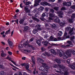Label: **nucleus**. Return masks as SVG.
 Wrapping results in <instances>:
<instances>
[{
	"instance_id": "1",
	"label": "nucleus",
	"mask_w": 75,
	"mask_h": 75,
	"mask_svg": "<svg viewBox=\"0 0 75 75\" xmlns=\"http://www.w3.org/2000/svg\"><path fill=\"white\" fill-rule=\"evenodd\" d=\"M42 66L45 67L44 70L43 71L44 72H46V73H48L49 71L48 69H50V67L48 66L47 65V64L45 63H42Z\"/></svg>"
},
{
	"instance_id": "2",
	"label": "nucleus",
	"mask_w": 75,
	"mask_h": 75,
	"mask_svg": "<svg viewBox=\"0 0 75 75\" xmlns=\"http://www.w3.org/2000/svg\"><path fill=\"white\" fill-rule=\"evenodd\" d=\"M20 65L22 67H24V66L25 67V69L27 71H30V70L29 69V65H28V64L24 63L23 64H21Z\"/></svg>"
},
{
	"instance_id": "3",
	"label": "nucleus",
	"mask_w": 75,
	"mask_h": 75,
	"mask_svg": "<svg viewBox=\"0 0 75 75\" xmlns=\"http://www.w3.org/2000/svg\"><path fill=\"white\" fill-rule=\"evenodd\" d=\"M55 17V14L54 13H50L49 14V17L48 18V22H51V21L50 20H52L53 19L52 18H53Z\"/></svg>"
},
{
	"instance_id": "4",
	"label": "nucleus",
	"mask_w": 75,
	"mask_h": 75,
	"mask_svg": "<svg viewBox=\"0 0 75 75\" xmlns=\"http://www.w3.org/2000/svg\"><path fill=\"white\" fill-rule=\"evenodd\" d=\"M68 69L66 68V69L64 70H63L62 71H61L62 74H64V75H68L69 74V72H68Z\"/></svg>"
},
{
	"instance_id": "5",
	"label": "nucleus",
	"mask_w": 75,
	"mask_h": 75,
	"mask_svg": "<svg viewBox=\"0 0 75 75\" xmlns=\"http://www.w3.org/2000/svg\"><path fill=\"white\" fill-rule=\"evenodd\" d=\"M43 39V38H40L39 39H38L36 40V43L37 44L39 45V46H40V45H41V40H42Z\"/></svg>"
},
{
	"instance_id": "6",
	"label": "nucleus",
	"mask_w": 75,
	"mask_h": 75,
	"mask_svg": "<svg viewBox=\"0 0 75 75\" xmlns=\"http://www.w3.org/2000/svg\"><path fill=\"white\" fill-rule=\"evenodd\" d=\"M41 0H35V4H34V7H36L37 6H38V4L41 2Z\"/></svg>"
},
{
	"instance_id": "7",
	"label": "nucleus",
	"mask_w": 75,
	"mask_h": 75,
	"mask_svg": "<svg viewBox=\"0 0 75 75\" xmlns=\"http://www.w3.org/2000/svg\"><path fill=\"white\" fill-rule=\"evenodd\" d=\"M29 7L28 6H26L24 8V9L25 11H26V13H30V10L29 9Z\"/></svg>"
},
{
	"instance_id": "8",
	"label": "nucleus",
	"mask_w": 75,
	"mask_h": 75,
	"mask_svg": "<svg viewBox=\"0 0 75 75\" xmlns=\"http://www.w3.org/2000/svg\"><path fill=\"white\" fill-rule=\"evenodd\" d=\"M8 42L9 44V46L11 48H13V42L10 40V39H8Z\"/></svg>"
},
{
	"instance_id": "9",
	"label": "nucleus",
	"mask_w": 75,
	"mask_h": 75,
	"mask_svg": "<svg viewBox=\"0 0 75 75\" xmlns=\"http://www.w3.org/2000/svg\"><path fill=\"white\" fill-rule=\"evenodd\" d=\"M58 66L60 68L62 69V71H64L65 69H67L65 68V67L63 65L59 64Z\"/></svg>"
},
{
	"instance_id": "10",
	"label": "nucleus",
	"mask_w": 75,
	"mask_h": 75,
	"mask_svg": "<svg viewBox=\"0 0 75 75\" xmlns=\"http://www.w3.org/2000/svg\"><path fill=\"white\" fill-rule=\"evenodd\" d=\"M66 54L67 55V56H68L69 57H71V53L70 50H67L66 52Z\"/></svg>"
},
{
	"instance_id": "11",
	"label": "nucleus",
	"mask_w": 75,
	"mask_h": 75,
	"mask_svg": "<svg viewBox=\"0 0 75 75\" xmlns=\"http://www.w3.org/2000/svg\"><path fill=\"white\" fill-rule=\"evenodd\" d=\"M42 43L44 45H45V47H47L48 46V41H47V40L43 41Z\"/></svg>"
},
{
	"instance_id": "12",
	"label": "nucleus",
	"mask_w": 75,
	"mask_h": 75,
	"mask_svg": "<svg viewBox=\"0 0 75 75\" xmlns=\"http://www.w3.org/2000/svg\"><path fill=\"white\" fill-rule=\"evenodd\" d=\"M2 53H1V56L2 57H6L7 54H6V53H4V51L3 50H2L1 51Z\"/></svg>"
},
{
	"instance_id": "13",
	"label": "nucleus",
	"mask_w": 75,
	"mask_h": 75,
	"mask_svg": "<svg viewBox=\"0 0 75 75\" xmlns=\"http://www.w3.org/2000/svg\"><path fill=\"white\" fill-rule=\"evenodd\" d=\"M47 2L45 1L42 2L40 3V4L42 6H47Z\"/></svg>"
},
{
	"instance_id": "14",
	"label": "nucleus",
	"mask_w": 75,
	"mask_h": 75,
	"mask_svg": "<svg viewBox=\"0 0 75 75\" xmlns=\"http://www.w3.org/2000/svg\"><path fill=\"white\" fill-rule=\"evenodd\" d=\"M54 21L56 22V23H59L60 22V19L58 18H57L54 20Z\"/></svg>"
},
{
	"instance_id": "15",
	"label": "nucleus",
	"mask_w": 75,
	"mask_h": 75,
	"mask_svg": "<svg viewBox=\"0 0 75 75\" xmlns=\"http://www.w3.org/2000/svg\"><path fill=\"white\" fill-rule=\"evenodd\" d=\"M46 6H50V7H55V5H54V4H51L48 3L47 2L46 3Z\"/></svg>"
},
{
	"instance_id": "16",
	"label": "nucleus",
	"mask_w": 75,
	"mask_h": 75,
	"mask_svg": "<svg viewBox=\"0 0 75 75\" xmlns=\"http://www.w3.org/2000/svg\"><path fill=\"white\" fill-rule=\"evenodd\" d=\"M37 60L38 62H40L41 63L44 62V60L43 59L40 58H39Z\"/></svg>"
},
{
	"instance_id": "17",
	"label": "nucleus",
	"mask_w": 75,
	"mask_h": 75,
	"mask_svg": "<svg viewBox=\"0 0 75 75\" xmlns=\"http://www.w3.org/2000/svg\"><path fill=\"white\" fill-rule=\"evenodd\" d=\"M10 30H11V29L9 28L8 30H6V32L5 35L6 34H9L10 33Z\"/></svg>"
},
{
	"instance_id": "18",
	"label": "nucleus",
	"mask_w": 75,
	"mask_h": 75,
	"mask_svg": "<svg viewBox=\"0 0 75 75\" xmlns=\"http://www.w3.org/2000/svg\"><path fill=\"white\" fill-rule=\"evenodd\" d=\"M36 27H37V30H41V28H40V27H41V25L39 24H38L36 25Z\"/></svg>"
},
{
	"instance_id": "19",
	"label": "nucleus",
	"mask_w": 75,
	"mask_h": 75,
	"mask_svg": "<svg viewBox=\"0 0 75 75\" xmlns=\"http://www.w3.org/2000/svg\"><path fill=\"white\" fill-rule=\"evenodd\" d=\"M55 61L57 64H61V60L60 59H55Z\"/></svg>"
},
{
	"instance_id": "20",
	"label": "nucleus",
	"mask_w": 75,
	"mask_h": 75,
	"mask_svg": "<svg viewBox=\"0 0 75 75\" xmlns=\"http://www.w3.org/2000/svg\"><path fill=\"white\" fill-rule=\"evenodd\" d=\"M67 35H68V33H67L65 32L64 33V35H63V37L62 38H63V40H65V37L66 36H67Z\"/></svg>"
},
{
	"instance_id": "21",
	"label": "nucleus",
	"mask_w": 75,
	"mask_h": 75,
	"mask_svg": "<svg viewBox=\"0 0 75 75\" xmlns=\"http://www.w3.org/2000/svg\"><path fill=\"white\" fill-rule=\"evenodd\" d=\"M57 13L59 14V15H64V13L63 12L61 11H59L57 12Z\"/></svg>"
},
{
	"instance_id": "22",
	"label": "nucleus",
	"mask_w": 75,
	"mask_h": 75,
	"mask_svg": "<svg viewBox=\"0 0 75 75\" xmlns=\"http://www.w3.org/2000/svg\"><path fill=\"white\" fill-rule=\"evenodd\" d=\"M50 51L51 52V53L53 54H56V52L53 49H51L50 50Z\"/></svg>"
},
{
	"instance_id": "23",
	"label": "nucleus",
	"mask_w": 75,
	"mask_h": 75,
	"mask_svg": "<svg viewBox=\"0 0 75 75\" xmlns=\"http://www.w3.org/2000/svg\"><path fill=\"white\" fill-rule=\"evenodd\" d=\"M45 68V67L43 66H42V67H40L39 70L41 71H44Z\"/></svg>"
},
{
	"instance_id": "24",
	"label": "nucleus",
	"mask_w": 75,
	"mask_h": 75,
	"mask_svg": "<svg viewBox=\"0 0 75 75\" xmlns=\"http://www.w3.org/2000/svg\"><path fill=\"white\" fill-rule=\"evenodd\" d=\"M32 18L33 20H35V21H37L38 22H39L40 21L39 20V19H38L37 18L35 17H32Z\"/></svg>"
},
{
	"instance_id": "25",
	"label": "nucleus",
	"mask_w": 75,
	"mask_h": 75,
	"mask_svg": "<svg viewBox=\"0 0 75 75\" xmlns=\"http://www.w3.org/2000/svg\"><path fill=\"white\" fill-rule=\"evenodd\" d=\"M24 21V19H22L21 20H20V21H19V24H23V23Z\"/></svg>"
},
{
	"instance_id": "26",
	"label": "nucleus",
	"mask_w": 75,
	"mask_h": 75,
	"mask_svg": "<svg viewBox=\"0 0 75 75\" xmlns=\"http://www.w3.org/2000/svg\"><path fill=\"white\" fill-rule=\"evenodd\" d=\"M44 7L42 6H40L39 8H38V10L39 11H42L44 9Z\"/></svg>"
},
{
	"instance_id": "27",
	"label": "nucleus",
	"mask_w": 75,
	"mask_h": 75,
	"mask_svg": "<svg viewBox=\"0 0 75 75\" xmlns=\"http://www.w3.org/2000/svg\"><path fill=\"white\" fill-rule=\"evenodd\" d=\"M33 34H36V33H37V32H38V30H37V29H34L33 30Z\"/></svg>"
},
{
	"instance_id": "28",
	"label": "nucleus",
	"mask_w": 75,
	"mask_h": 75,
	"mask_svg": "<svg viewBox=\"0 0 75 75\" xmlns=\"http://www.w3.org/2000/svg\"><path fill=\"white\" fill-rule=\"evenodd\" d=\"M71 68L72 69H75V65H71Z\"/></svg>"
},
{
	"instance_id": "29",
	"label": "nucleus",
	"mask_w": 75,
	"mask_h": 75,
	"mask_svg": "<svg viewBox=\"0 0 75 75\" xmlns=\"http://www.w3.org/2000/svg\"><path fill=\"white\" fill-rule=\"evenodd\" d=\"M33 64L32 66V67L34 68V67H35V61H32Z\"/></svg>"
},
{
	"instance_id": "30",
	"label": "nucleus",
	"mask_w": 75,
	"mask_h": 75,
	"mask_svg": "<svg viewBox=\"0 0 75 75\" xmlns=\"http://www.w3.org/2000/svg\"><path fill=\"white\" fill-rule=\"evenodd\" d=\"M53 9L56 11H58L59 10V7H55L53 8Z\"/></svg>"
},
{
	"instance_id": "31",
	"label": "nucleus",
	"mask_w": 75,
	"mask_h": 75,
	"mask_svg": "<svg viewBox=\"0 0 75 75\" xmlns=\"http://www.w3.org/2000/svg\"><path fill=\"white\" fill-rule=\"evenodd\" d=\"M9 64H10V65H11V66H12V67H13V68H16V69H18V68L14 66V65H13V64H12V63H10Z\"/></svg>"
},
{
	"instance_id": "32",
	"label": "nucleus",
	"mask_w": 75,
	"mask_h": 75,
	"mask_svg": "<svg viewBox=\"0 0 75 75\" xmlns=\"http://www.w3.org/2000/svg\"><path fill=\"white\" fill-rule=\"evenodd\" d=\"M71 18L72 19H74L75 18V13H72L71 16Z\"/></svg>"
},
{
	"instance_id": "33",
	"label": "nucleus",
	"mask_w": 75,
	"mask_h": 75,
	"mask_svg": "<svg viewBox=\"0 0 75 75\" xmlns=\"http://www.w3.org/2000/svg\"><path fill=\"white\" fill-rule=\"evenodd\" d=\"M60 25L61 27H63V26H64V25H65V23L63 22H60Z\"/></svg>"
},
{
	"instance_id": "34",
	"label": "nucleus",
	"mask_w": 75,
	"mask_h": 75,
	"mask_svg": "<svg viewBox=\"0 0 75 75\" xmlns=\"http://www.w3.org/2000/svg\"><path fill=\"white\" fill-rule=\"evenodd\" d=\"M63 59H65L68 58V57L67 56V55H65V54H64L63 56Z\"/></svg>"
},
{
	"instance_id": "35",
	"label": "nucleus",
	"mask_w": 75,
	"mask_h": 75,
	"mask_svg": "<svg viewBox=\"0 0 75 75\" xmlns=\"http://www.w3.org/2000/svg\"><path fill=\"white\" fill-rule=\"evenodd\" d=\"M29 27L28 26H26L24 27V30L25 31L28 30V29Z\"/></svg>"
},
{
	"instance_id": "36",
	"label": "nucleus",
	"mask_w": 75,
	"mask_h": 75,
	"mask_svg": "<svg viewBox=\"0 0 75 75\" xmlns=\"http://www.w3.org/2000/svg\"><path fill=\"white\" fill-rule=\"evenodd\" d=\"M73 30L72 29L70 30L69 31V33L70 34V35H73V33H72L73 32Z\"/></svg>"
},
{
	"instance_id": "37",
	"label": "nucleus",
	"mask_w": 75,
	"mask_h": 75,
	"mask_svg": "<svg viewBox=\"0 0 75 75\" xmlns=\"http://www.w3.org/2000/svg\"><path fill=\"white\" fill-rule=\"evenodd\" d=\"M74 39H75V36H73V37L70 38V40L71 41H73Z\"/></svg>"
},
{
	"instance_id": "38",
	"label": "nucleus",
	"mask_w": 75,
	"mask_h": 75,
	"mask_svg": "<svg viewBox=\"0 0 75 75\" xmlns=\"http://www.w3.org/2000/svg\"><path fill=\"white\" fill-rule=\"evenodd\" d=\"M73 19H70L69 20V21L70 23H73Z\"/></svg>"
},
{
	"instance_id": "39",
	"label": "nucleus",
	"mask_w": 75,
	"mask_h": 75,
	"mask_svg": "<svg viewBox=\"0 0 75 75\" xmlns=\"http://www.w3.org/2000/svg\"><path fill=\"white\" fill-rule=\"evenodd\" d=\"M71 6V2H68L67 3V6Z\"/></svg>"
},
{
	"instance_id": "40",
	"label": "nucleus",
	"mask_w": 75,
	"mask_h": 75,
	"mask_svg": "<svg viewBox=\"0 0 75 75\" xmlns=\"http://www.w3.org/2000/svg\"><path fill=\"white\" fill-rule=\"evenodd\" d=\"M23 44H21V45L19 44L18 45V47L19 48H23Z\"/></svg>"
},
{
	"instance_id": "41",
	"label": "nucleus",
	"mask_w": 75,
	"mask_h": 75,
	"mask_svg": "<svg viewBox=\"0 0 75 75\" xmlns=\"http://www.w3.org/2000/svg\"><path fill=\"white\" fill-rule=\"evenodd\" d=\"M63 5L64 6H67V3L66 2H64L63 3Z\"/></svg>"
},
{
	"instance_id": "42",
	"label": "nucleus",
	"mask_w": 75,
	"mask_h": 75,
	"mask_svg": "<svg viewBox=\"0 0 75 75\" xmlns=\"http://www.w3.org/2000/svg\"><path fill=\"white\" fill-rule=\"evenodd\" d=\"M28 44L27 43H23V47H27V46H28Z\"/></svg>"
},
{
	"instance_id": "43",
	"label": "nucleus",
	"mask_w": 75,
	"mask_h": 75,
	"mask_svg": "<svg viewBox=\"0 0 75 75\" xmlns=\"http://www.w3.org/2000/svg\"><path fill=\"white\" fill-rule=\"evenodd\" d=\"M45 16H46L45 13H43L42 15V18H44V17H45Z\"/></svg>"
},
{
	"instance_id": "44",
	"label": "nucleus",
	"mask_w": 75,
	"mask_h": 75,
	"mask_svg": "<svg viewBox=\"0 0 75 75\" xmlns=\"http://www.w3.org/2000/svg\"><path fill=\"white\" fill-rule=\"evenodd\" d=\"M42 57H43L44 58H46V54H42Z\"/></svg>"
},
{
	"instance_id": "45",
	"label": "nucleus",
	"mask_w": 75,
	"mask_h": 75,
	"mask_svg": "<svg viewBox=\"0 0 75 75\" xmlns=\"http://www.w3.org/2000/svg\"><path fill=\"white\" fill-rule=\"evenodd\" d=\"M6 59H8L9 61H10L11 62V61H12V60H11V57H6Z\"/></svg>"
},
{
	"instance_id": "46",
	"label": "nucleus",
	"mask_w": 75,
	"mask_h": 75,
	"mask_svg": "<svg viewBox=\"0 0 75 75\" xmlns=\"http://www.w3.org/2000/svg\"><path fill=\"white\" fill-rule=\"evenodd\" d=\"M15 21L16 23V24H17V25H18V24H19V23H18V19H17L16 20H15Z\"/></svg>"
},
{
	"instance_id": "47",
	"label": "nucleus",
	"mask_w": 75,
	"mask_h": 75,
	"mask_svg": "<svg viewBox=\"0 0 75 75\" xmlns=\"http://www.w3.org/2000/svg\"><path fill=\"white\" fill-rule=\"evenodd\" d=\"M29 4H30V1L27 2L25 4V5H26V6H28L29 5Z\"/></svg>"
},
{
	"instance_id": "48",
	"label": "nucleus",
	"mask_w": 75,
	"mask_h": 75,
	"mask_svg": "<svg viewBox=\"0 0 75 75\" xmlns=\"http://www.w3.org/2000/svg\"><path fill=\"white\" fill-rule=\"evenodd\" d=\"M62 34V31H60V33H58V35H59V36H61Z\"/></svg>"
},
{
	"instance_id": "49",
	"label": "nucleus",
	"mask_w": 75,
	"mask_h": 75,
	"mask_svg": "<svg viewBox=\"0 0 75 75\" xmlns=\"http://www.w3.org/2000/svg\"><path fill=\"white\" fill-rule=\"evenodd\" d=\"M71 8L72 9H75V5L71 6Z\"/></svg>"
},
{
	"instance_id": "50",
	"label": "nucleus",
	"mask_w": 75,
	"mask_h": 75,
	"mask_svg": "<svg viewBox=\"0 0 75 75\" xmlns=\"http://www.w3.org/2000/svg\"><path fill=\"white\" fill-rule=\"evenodd\" d=\"M33 75H35V74H36V69H34L33 72Z\"/></svg>"
},
{
	"instance_id": "51",
	"label": "nucleus",
	"mask_w": 75,
	"mask_h": 75,
	"mask_svg": "<svg viewBox=\"0 0 75 75\" xmlns=\"http://www.w3.org/2000/svg\"><path fill=\"white\" fill-rule=\"evenodd\" d=\"M50 39L51 41H53L54 40V37H53V36H51L50 37Z\"/></svg>"
},
{
	"instance_id": "52",
	"label": "nucleus",
	"mask_w": 75,
	"mask_h": 75,
	"mask_svg": "<svg viewBox=\"0 0 75 75\" xmlns=\"http://www.w3.org/2000/svg\"><path fill=\"white\" fill-rule=\"evenodd\" d=\"M11 62H12L14 65H15L16 66H18L16 64V63L15 62H14L12 60Z\"/></svg>"
},
{
	"instance_id": "53",
	"label": "nucleus",
	"mask_w": 75,
	"mask_h": 75,
	"mask_svg": "<svg viewBox=\"0 0 75 75\" xmlns=\"http://www.w3.org/2000/svg\"><path fill=\"white\" fill-rule=\"evenodd\" d=\"M52 27L53 28H55L57 27V25L54 24H53V25H52Z\"/></svg>"
},
{
	"instance_id": "54",
	"label": "nucleus",
	"mask_w": 75,
	"mask_h": 75,
	"mask_svg": "<svg viewBox=\"0 0 75 75\" xmlns=\"http://www.w3.org/2000/svg\"><path fill=\"white\" fill-rule=\"evenodd\" d=\"M53 68H55L58 67V65L57 64H54L53 65Z\"/></svg>"
},
{
	"instance_id": "55",
	"label": "nucleus",
	"mask_w": 75,
	"mask_h": 75,
	"mask_svg": "<svg viewBox=\"0 0 75 75\" xmlns=\"http://www.w3.org/2000/svg\"><path fill=\"white\" fill-rule=\"evenodd\" d=\"M34 40V38H32L29 40V42H32Z\"/></svg>"
},
{
	"instance_id": "56",
	"label": "nucleus",
	"mask_w": 75,
	"mask_h": 75,
	"mask_svg": "<svg viewBox=\"0 0 75 75\" xmlns=\"http://www.w3.org/2000/svg\"><path fill=\"white\" fill-rule=\"evenodd\" d=\"M54 9H50V12H51L52 13H53V14H54Z\"/></svg>"
},
{
	"instance_id": "57",
	"label": "nucleus",
	"mask_w": 75,
	"mask_h": 75,
	"mask_svg": "<svg viewBox=\"0 0 75 75\" xmlns=\"http://www.w3.org/2000/svg\"><path fill=\"white\" fill-rule=\"evenodd\" d=\"M71 52H72L74 55H75V52H74V50H71Z\"/></svg>"
},
{
	"instance_id": "58",
	"label": "nucleus",
	"mask_w": 75,
	"mask_h": 75,
	"mask_svg": "<svg viewBox=\"0 0 75 75\" xmlns=\"http://www.w3.org/2000/svg\"><path fill=\"white\" fill-rule=\"evenodd\" d=\"M4 74V71H1V72H0V75H3V74Z\"/></svg>"
},
{
	"instance_id": "59",
	"label": "nucleus",
	"mask_w": 75,
	"mask_h": 75,
	"mask_svg": "<svg viewBox=\"0 0 75 75\" xmlns=\"http://www.w3.org/2000/svg\"><path fill=\"white\" fill-rule=\"evenodd\" d=\"M45 53L46 55H47V56H50V54H48V52H45Z\"/></svg>"
},
{
	"instance_id": "60",
	"label": "nucleus",
	"mask_w": 75,
	"mask_h": 75,
	"mask_svg": "<svg viewBox=\"0 0 75 75\" xmlns=\"http://www.w3.org/2000/svg\"><path fill=\"white\" fill-rule=\"evenodd\" d=\"M31 58H32V61H35V58L34 57H32Z\"/></svg>"
},
{
	"instance_id": "61",
	"label": "nucleus",
	"mask_w": 75,
	"mask_h": 75,
	"mask_svg": "<svg viewBox=\"0 0 75 75\" xmlns=\"http://www.w3.org/2000/svg\"><path fill=\"white\" fill-rule=\"evenodd\" d=\"M58 40H63V38H62V37L61 38L60 37H59L58 38Z\"/></svg>"
},
{
	"instance_id": "62",
	"label": "nucleus",
	"mask_w": 75,
	"mask_h": 75,
	"mask_svg": "<svg viewBox=\"0 0 75 75\" xmlns=\"http://www.w3.org/2000/svg\"><path fill=\"white\" fill-rule=\"evenodd\" d=\"M39 15V14H38V13H36L35 15V17H37Z\"/></svg>"
},
{
	"instance_id": "63",
	"label": "nucleus",
	"mask_w": 75,
	"mask_h": 75,
	"mask_svg": "<svg viewBox=\"0 0 75 75\" xmlns=\"http://www.w3.org/2000/svg\"><path fill=\"white\" fill-rule=\"evenodd\" d=\"M70 59H68L67 60V64H69V63H70Z\"/></svg>"
},
{
	"instance_id": "64",
	"label": "nucleus",
	"mask_w": 75,
	"mask_h": 75,
	"mask_svg": "<svg viewBox=\"0 0 75 75\" xmlns=\"http://www.w3.org/2000/svg\"><path fill=\"white\" fill-rule=\"evenodd\" d=\"M66 8L64 7H63L61 8V10H65Z\"/></svg>"
}]
</instances>
